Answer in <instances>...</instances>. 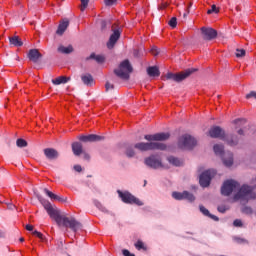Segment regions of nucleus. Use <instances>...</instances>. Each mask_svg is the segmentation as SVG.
I'll list each match as a JSON object with an SVG mask.
<instances>
[{
    "label": "nucleus",
    "mask_w": 256,
    "mask_h": 256,
    "mask_svg": "<svg viewBox=\"0 0 256 256\" xmlns=\"http://www.w3.org/2000/svg\"><path fill=\"white\" fill-rule=\"evenodd\" d=\"M235 192L237 193L234 195V201H242L247 203V201H251V199L256 198V194L251 186L243 185L241 188H239V183L235 180H227L223 183L221 187L222 195L229 197L231 193Z\"/></svg>",
    "instance_id": "nucleus-1"
},
{
    "label": "nucleus",
    "mask_w": 256,
    "mask_h": 256,
    "mask_svg": "<svg viewBox=\"0 0 256 256\" xmlns=\"http://www.w3.org/2000/svg\"><path fill=\"white\" fill-rule=\"evenodd\" d=\"M40 203L43 205L44 209H46L49 217H51V219H54L59 227L71 229L73 233H77V231H79L81 227H83L80 222L77 221L74 217H67L65 214H61L59 210H55L49 200L40 198Z\"/></svg>",
    "instance_id": "nucleus-2"
},
{
    "label": "nucleus",
    "mask_w": 256,
    "mask_h": 256,
    "mask_svg": "<svg viewBox=\"0 0 256 256\" xmlns=\"http://www.w3.org/2000/svg\"><path fill=\"white\" fill-rule=\"evenodd\" d=\"M171 137V134L169 133H156V134H147L144 136V139L146 141L150 142H139L134 145L135 149H138V151H165L167 149V145L161 142L156 141H167Z\"/></svg>",
    "instance_id": "nucleus-3"
},
{
    "label": "nucleus",
    "mask_w": 256,
    "mask_h": 256,
    "mask_svg": "<svg viewBox=\"0 0 256 256\" xmlns=\"http://www.w3.org/2000/svg\"><path fill=\"white\" fill-rule=\"evenodd\" d=\"M247 131L244 128H240L237 131V134L240 136L238 137L237 135H225V130H223L219 126H213L209 130V136L212 137V139H221L222 141H225L227 145L230 147H235L236 145L239 144V139L245 135Z\"/></svg>",
    "instance_id": "nucleus-4"
},
{
    "label": "nucleus",
    "mask_w": 256,
    "mask_h": 256,
    "mask_svg": "<svg viewBox=\"0 0 256 256\" xmlns=\"http://www.w3.org/2000/svg\"><path fill=\"white\" fill-rule=\"evenodd\" d=\"M214 153L219 157H222L223 164L225 167H231L233 165V153L225 152L223 145L215 144Z\"/></svg>",
    "instance_id": "nucleus-5"
},
{
    "label": "nucleus",
    "mask_w": 256,
    "mask_h": 256,
    "mask_svg": "<svg viewBox=\"0 0 256 256\" xmlns=\"http://www.w3.org/2000/svg\"><path fill=\"white\" fill-rule=\"evenodd\" d=\"M195 71H197V69L195 68H188L180 73H167L165 76V79L168 80H172L175 81L176 83H181V81H185V79H187V77H189V75L195 73Z\"/></svg>",
    "instance_id": "nucleus-6"
},
{
    "label": "nucleus",
    "mask_w": 256,
    "mask_h": 256,
    "mask_svg": "<svg viewBox=\"0 0 256 256\" xmlns=\"http://www.w3.org/2000/svg\"><path fill=\"white\" fill-rule=\"evenodd\" d=\"M133 71V67L129 63V60H124L117 69L114 70L115 75L120 79L127 81L129 74Z\"/></svg>",
    "instance_id": "nucleus-7"
},
{
    "label": "nucleus",
    "mask_w": 256,
    "mask_h": 256,
    "mask_svg": "<svg viewBox=\"0 0 256 256\" xmlns=\"http://www.w3.org/2000/svg\"><path fill=\"white\" fill-rule=\"evenodd\" d=\"M197 145V140H195L191 135L184 134L178 139L179 149H193Z\"/></svg>",
    "instance_id": "nucleus-8"
},
{
    "label": "nucleus",
    "mask_w": 256,
    "mask_h": 256,
    "mask_svg": "<svg viewBox=\"0 0 256 256\" xmlns=\"http://www.w3.org/2000/svg\"><path fill=\"white\" fill-rule=\"evenodd\" d=\"M120 199H122L123 203H127L130 205H138V207L143 206V203L141 202V200H139V198L133 196L131 193H129L128 191L122 192L121 190L117 191Z\"/></svg>",
    "instance_id": "nucleus-9"
},
{
    "label": "nucleus",
    "mask_w": 256,
    "mask_h": 256,
    "mask_svg": "<svg viewBox=\"0 0 256 256\" xmlns=\"http://www.w3.org/2000/svg\"><path fill=\"white\" fill-rule=\"evenodd\" d=\"M144 163L150 169H161L163 167V161L161 160V156L157 154H152L149 157L144 159Z\"/></svg>",
    "instance_id": "nucleus-10"
},
{
    "label": "nucleus",
    "mask_w": 256,
    "mask_h": 256,
    "mask_svg": "<svg viewBox=\"0 0 256 256\" xmlns=\"http://www.w3.org/2000/svg\"><path fill=\"white\" fill-rule=\"evenodd\" d=\"M215 170H207L200 175L199 183L201 187H209L211 185V179L216 175Z\"/></svg>",
    "instance_id": "nucleus-11"
},
{
    "label": "nucleus",
    "mask_w": 256,
    "mask_h": 256,
    "mask_svg": "<svg viewBox=\"0 0 256 256\" xmlns=\"http://www.w3.org/2000/svg\"><path fill=\"white\" fill-rule=\"evenodd\" d=\"M121 37V28L115 27V25L112 26V34L110 35V38L107 42L108 49H113L115 47L117 41H119Z\"/></svg>",
    "instance_id": "nucleus-12"
},
{
    "label": "nucleus",
    "mask_w": 256,
    "mask_h": 256,
    "mask_svg": "<svg viewBox=\"0 0 256 256\" xmlns=\"http://www.w3.org/2000/svg\"><path fill=\"white\" fill-rule=\"evenodd\" d=\"M172 197H173V199H176L177 201H181L183 199H186V201H189L190 203H193V201H195V196L188 191H184L182 193L181 192H173Z\"/></svg>",
    "instance_id": "nucleus-13"
},
{
    "label": "nucleus",
    "mask_w": 256,
    "mask_h": 256,
    "mask_svg": "<svg viewBox=\"0 0 256 256\" xmlns=\"http://www.w3.org/2000/svg\"><path fill=\"white\" fill-rule=\"evenodd\" d=\"M201 31H202V37L206 41H211V40L215 39V37H217V30H215L213 28L202 27Z\"/></svg>",
    "instance_id": "nucleus-14"
},
{
    "label": "nucleus",
    "mask_w": 256,
    "mask_h": 256,
    "mask_svg": "<svg viewBox=\"0 0 256 256\" xmlns=\"http://www.w3.org/2000/svg\"><path fill=\"white\" fill-rule=\"evenodd\" d=\"M79 139L83 141L84 143H93L95 141H103L105 139L103 136L90 134L87 136H80Z\"/></svg>",
    "instance_id": "nucleus-15"
},
{
    "label": "nucleus",
    "mask_w": 256,
    "mask_h": 256,
    "mask_svg": "<svg viewBox=\"0 0 256 256\" xmlns=\"http://www.w3.org/2000/svg\"><path fill=\"white\" fill-rule=\"evenodd\" d=\"M28 59L33 63H37V61L41 59V53H39V50L37 49H31L28 53Z\"/></svg>",
    "instance_id": "nucleus-16"
},
{
    "label": "nucleus",
    "mask_w": 256,
    "mask_h": 256,
    "mask_svg": "<svg viewBox=\"0 0 256 256\" xmlns=\"http://www.w3.org/2000/svg\"><path fill=\"white\" fill-rule=\"evenodd\" d=\"M44 154L47 157V159H57L59 157V152L53 148H46L44 149Z\"/></svg>",
    "instance_id": "nucleus-17"
},
{
    "label": "nucleus",
    "mask_w": 256,
    "mask_h": 256,
    "mask_svg": "<svg viewBox=\"0 0 256 256\" xmlns=\"http://www.w3.org/2000/svg\"><path fill=\"white\" fill-rule=\"evenodd\" d=\"M67 27H69V20L64 19L60 22L58 29L56 31L57 35H63L65 31H67Z\"/></svg>",
    "instance_id": "nucleus-18"
},
{
    "label": "nucleus",
    "mask_w": 256,
    "mask_h": 256,
    "mask_svg": "<svg viewBox=\"0 0 256 256\" xmlns=\"http://www.w3.org/2000/svg\"><path fill=\"white\" fill-rule=\"evenodd\" d=\"M81 81L83 82L84 85L87 87H92L93 85V76L91 74H82L81 75Z\"/></svg>",
    "instance_id": "nucleus-19"
},
{
    "label": "nucleus",
    "mask_w": 256,
    "mask_h": 256,
    "mask_svg": "<svg viewBox=\"0 0 256 256\" xmlns=\"http://www.w3.org/2000/svg\"><path fill=\"white\" fill-rule=\"evenodd\" d=\"M44 193L49 197L52 201H59L60 203H63L65 199L61 198V196H58L57 194H54L53 192L49 191L47 188L44 189Z\"/></svg>",
    "instance_id": "nucleus-20"
},
{
    "label": "nucleus",
    "mask_w": 256,
    "mask_h": 256,
    "mask_svg": "<svg viewBox=\"0 0 256 256\" xmlns=\"http://www.w3.org/2000/svg\"><path fill=\"white\" fill-rule=\"evenodd\" d=\"M147 73H148L149 77H159V75H161V72H159V67H157V66L148 67Z\"/></svg>",
    "instance_id": "nucleus-21"
},
{
    "label": "nucleus",
    "mask_w": 256,
    "mask_h": 256,
    "mask_svg": "<svg viewBox=\"0 0 256 256\" xmlns=\"http://www.w3.org/2000/svg\"><path fill=\"white\" fill-rule=\"evenodd\" d=\"M72 151L76 156L81 155V153H83V145L79 142H74L72 144Z\"/></svg>",
    "instance_id": "nucleus-22"
},
{
    "label": "nucleus",
    "mask_w": 256,
    "mask_h": 256,
    "mask_svg": "<svg viewBox=\"0 0 256 256\" xmlns=\"http://www.w3.org/2000/svg\"><path fill=\"white\" fill-rule=\"evenodd\" d=\"M167 161L169 162L170 165H174V167H181V165H183V160L174 156H169L167 158Z\"/></svg>",
    "instance_id": "nucleus-23"
},
{
    "label": "nucleus",
    "mask_w": 256,
    "mask_h": 256,
    "mask_svg": "<svg viewBox=\"0 0 256 256\" xmlns=\"http://www.w3.org/2000/svg\"><path fill=\"white\" fill-rule=\"evenodd\" d=\"M199 209H200V212L205 215V217H209L210 219H213V221H219V217L213 214H210L209 210L205 208L203 205H201Z\"/></svg>",
    "instance_id": "nucleus-24"
},
{
    "label": "nucleus",
    "mask_w": 256,
    "mask_h": 256,
    "mask_svg": "<svg viewBox=\"0 0 256 256\" xmlns=\"http://www.w3.org/2000/svg\"><path fill=\"white\" fill-rule=\"evenodd\" d=\"M68 81H71V77L59 76L58 78L53 79L52 83L53 85H61L67 83Z\"/></svg>",
    "instance_id": "nucleus-25"
},
{
    "label": "nucleus",
    "mask_w": 256,
    "mask_h": 256,
    "mask_svg": "<svg viewBox=\"0 0 256 256\" xmlns=\"http://www.w3.org/2000/svg\"><path fill=\"white\" fill-rule=\"evenodd\" d=\"M10 44L14 47H23V41H21V38L19 36H13L9 38Z\"/></svg>",
    "instance_id": "nucleus-26"
},
{
    "label": "nucleus",
    "mask_w": 256,
    "mask_h": 256,
    "mask_svg": "<svg viewBox=\"0 0 256 256\" xmlns=\"http://www.w3.org/2000/svg\"><path fill=\"white\" fill-rule=\"evenodd\" d=\"M58 53H63L64 55H69V53H73V46L69 45L67 47L60 45L58 47Z\"/></svg>",
    "instance_id": "nucleus-27"
},
{
    "label": "nucleus",
    "mask_w": 256,
    "mask_h": 256,
    "mask_svg": "<svg viewBox=\"0 0 256 256\" xmlns=\"http://www.w3.org/2000/svg\"><path fill=\"white\" fill-rule=\"evenodd\" d=\"M89 59H95V61H97V63H103V61H105V57L103 55L91 54Z\"/></svg>",
    "instance_id": "nucleus-28"
},
{
    "label": "nucleus",
    "mask_w": 256,
    "mask_h": 256,
    "mask_svg": "<svg viewBox=\"0 0 256 256\" xmlns=\"http://www.w3.org/2000/svg\"><path fill=\"white\" fill-rule=\"evenodd\" d=\"M94 205L97 207V209H99L100 211H103V213H107V208H105V206H103L101 202L95 200Z\"/></svg>",
    "instance_id": "nucleus-29"
},
{
    "label": "nucleus",
    "mask_w": 256,
    "mask_h": 256,
    "mask_svg": "<svg viewBox=\"0 0 256 256\" xmlns=\"http://www.w3.org/2000/svg\"><path fill=\"white\" fill-rule=\"evenodd\" d=\"M235 125H236V129H239V127H243L245 125V123H247V120L245 119H237L234 121Z\"/></svg>",
    "instance_id": "nucleus-30"
},
{
    "label": "nucleus",
    "mask_w": 256,
    "mask_h": 256,
    "mask_svg": "<svg viewBox=\"0 0 256 256\" xmlns=\"http://www.w3.org/2000/svg\"><path fill=\"white\" fill-rule=\"evenodd\" d=\"M242 213H245V215H253V208L245 206L244 208H242Z\"/></svg>",
    "instance_id": "nucleus-31"
},
{
    "label": "nucleus",
    "mask_w": 256,
    "mask_h": 256,
    "mask_svg": "<svg viewBox=\"0 0 256 256\" xmlns=\"http://www.w3.org/2000/svg\"><path fill=\"white\" fill-rule=\"evenodd\" d=\"M81 1V6H80V11H85L89 5V0H80Z\"/></svg>",
    "instance_id": "nucleus-32"
},
{
    "label": "nucleus",
    "mask_w": 256,
    "mask_h": 256,
    "mask_svg": "<svg viewBox=\"0 0 256 256\" xmlns=\"http://www.w3.org/2000/svg\"><path fill=\"white\" fill-rule=\"evenodd\" d=\"M16 145L17 147H27V141H25L24 139H21L19 138L17 141H16Z\"/></svg>",
    "instance_id": "nucleus-33"
},
{
    "label": "nucleus",
    "mask_w": 256,
    "mask_h": 256,
    "mask_svg": "<svg viewBox=\"0 0 256 256\" xmlns=\"http://www.w3.org/2000/svg\"><path fill=\"white\" fill-rule=\"evenodd\" d=\"M168 25H170V27H172V29H175V27H177V18L172 17L170 19V21L168 22Z\"/></svg>",
    "instance_id": "nucleus-34"
},
{
    "label": "nucleus",
    "mask_w": 256,
    "mask_h": 256,
    "mask_svg": "<svg viewBox=\"0 0 256 256\" xmlns=\"http://www.w3.org/2000/svg\"><path fill=\"white\" fill-rule=\"evenodd\" d=\"M218 211H219V213H225L226 211H229V206H227V205H220V206H218Z\"/></svg>",
    "instance_id": "nucleus-35"
},
{
    "label": "nucleus",
    "mask_w": 256,
    "mask_h": 256,
    "mask_svg": "<svg viewBox=\"0 0 256 256\" xmlns=\"http://www.w3.org/2000/svg\"><path fill=\"white\" fill-rule=\"evenodd\" d=\"M126 155L128 157H135V150H133V148L129 147L126 149Z\"/></svg>",
    "instance_id": "nucleus-36"
},
{
    "label": "nucleus",
    "mask_w": 256,
    "mask_h": 256,
    "mask_svg": "<svg viewBox=\"0 0 256 256\" xmlns=\"http://www.w3.org/2000/svg\"><path fill=\"white\" fill-rule=\"evenodd\" d=\"M117 3V0H104V4L106 7H112V5H115Z\"/></svg>",
    "instance_id": "nucleus-37"
},
{
    "label": "nucleus",
    "mask_w": 256,
    "mask_h": 256,
    "mask_svg": "<svg viewBox=\"0 0 256 256\" xmlns=\"http://www.w3.org/2000/svg\"><path fill=\"white\" fill-rule=\"evenodd\" d=\"M236 57H245V49H237Z\"/></svg>",
    "instance_id": "nucleus-38"
},
{
    "label": "nucleus",
    "mask_w": 256,
    "mask_h": 256,
    "mask_svg": "<svg viewBox=\"0 0 256 256\" xmlns=\"http://www.w3.org/2000/svg\"><path fill=\"white\" fill-rule=\"evenodd\" d=\"M136 249H138V251H141V249H145V244H143V242L141 241H137V243L135 244Z\"/></svg>",
    "instance_id": "nucleus-39"
},
{
    "label": "nucleus",
    "mask_w": 256,
    "mask_h": 256,
    "mask_svg": "<svg viewBox=\"0 0 256 256\" xmlns=\"http://www.w3.org/2000/svg\"><path fill=\"white\" fill-rule=\"evenodd\" d=\"M208 15H211V13H219L217 10V6L212 5L211 9L207 11Z\"/></svg>",
    "instance_id": "nucleus-40"
},
{
    "label": "nucleus",
    "mask_w": 256,
    "mask_h": 256,
    "mask_svg": "<svg viewBox=\"0 0 256 256\" xmlns=\"http://www.w3.org/2000/svg\"><path fill=\"white\" fill-rule=\"evenodd\" d=\"M105 89L106 91H112V89H115V86L109 82H106Z\"/></svg>",
    "instance_id": "nucleus-41"
},
{
    "label": "nucleus",
    "mask_w": 256,
    "mask_h": 256,
    "mask_svg": "<svg viewBox=\"0 0 256 256\" xmlns=\"http://www.w3.org/2000/svg\"><path fill=\"white\" fill-rule=\"evenodd\" d=\"M246 99H256V92L255 91H251L250 93H248L246 95Z\"/></svg>",
    "instance_id": "nucleus-42"
},
{
    "label": "nucleus",
    "mask_w": 256,
    "mask_h": 256,
    "mask_svg": "<svg viewBox=\"0 0 256 256\" xmlns=\"http://www.w3.org/2000/svg\"><path fill=\"white\" fill-rule=\"evenodd\" d=\"M234 227H243V222L239 219L234 220L233 222Z\"/></svg>",
    "instance_id": "nucleus-43"
},
{
    "label": "nucleus",
    "mask_w": 256,
    "mask_h": 256,
    "mask_svg": "<svg viewBox=\"0 0 256 256\" xmlns=\"http://www.w3.org/2000/svg\"><path fill=\"white\" fill-rule=\"evenodd\" d=\"M0 203H4L5 205H7V208L10 210L15 209V205H13L12 203H8L6 201H1V200H0Z\"/></svg>",
    "instance_id": "nucleus-44"
},
{
    "label": "nucleus",
    "mask_w": 256,
    "mask_h": 256,
    "mask_svg": "<svg viewBox=\"0 0 256 256\" xmlns=\"http://www.w3.org/2000/svg\"><path fill=\"white\" fill-rule=\"evenodd\" d=\"M33 235H35L36 237H38V239H41V241H43V235L41 234V232L35 230L33 232Z\"/></svg>",
    "instance_id": "nucleus-45"
},
{
    "label": "nucleus",
    "mask_w": 256,
    "mask_h": 256,
    "mask_svg": "<svg viewBox=\"0 0 256 256\" xmlns=\"http://www.w3.org/2000/svg\"><path fill=\"white\" fill-rule=\"evenodd\" d=\"M122 253H123L124 256H135V254H131V252H129V250H126V249H124L122 251Z\"/></svg>",
    "instance_id": "nucleus-46"
},
{
    "label": "nucleus",
    "mask_w": 256,
    "mask_h": 256,
    "mask_svg": "<svg viewBox=\"0 0 256 256\" xmlns=\"http://www.w3.org/2000/svg\"><path fill=\"white\" fill-rule=\"evenodd\" d=\"M74 170L77 171L78 173H81L82 171L81 165H75Z\"/></svg>",
    "instance_id": "nucleus-47"
},
{
    "label": "nucleus",
    "mask_w": 256,
    "mask_h": 256,
    "mask_svg": "<svg viewBox=\"0 0 256 256\" xmlns=\"http://www.w3.org/2000/svg\"><path fill=\"white\" fill-rule=\"evenodd\" d=\"M151 53H152V55H159V52L157 51V48H152Z\"/></svg>",
    "instance_id": "nucleus-48"
},
{
    "label": "nucleus",
    "mask_w": 256,
    "mask_h": 256,
    "mask_svg": "<svg viewBox=\"0 0 256 256\" xmlns=\"http://www.w3.org/2000/svg\"><path fill=\"white\" fill-rule=\"evenodd\" d=\"M26 230L33 231V225H31V224L26 225Z\"/></svg>",
    "instance_id": "nucleus-49"
},
{
    "label": "nucleus",
    "mask_w": 256,
    "mask_h": 256,
    "mask_svg": "<svg viewBox=\"0 0 256 256\" xmlns=\"http://www.w3.org/2000/svg\"><path fill=\"white\" fill-rule=\"evenodd\" d=\"M187 15H189V8L187 10V13H184V17H187Z\"/></svg>",
    "instance_id": "nucleus-50"
},
{
    "label": "nucleus",
    "mask_w": 256,
    "mask_h": 256,
    "mask_svg": "<svg viewBox=\"0 0 256 256\" xmlns=\"http://www.w3.org/2000/svg\"><path fill=\"white\" fill-rule=\"evenodd\" d=\"M84 158H85V159H89V155H88V154H85V155H84Z\"/></svg>",
    "instance_id": "nucleus-51"
},
{
    "label": "nucleus",
    "mask_w": 256,
    "mask_h": 256,
    "mask_svg": "<svg viewBox=\"0 0 256 256\" xmlns=\"http://www.w3.org/2000/svg\"><path fill=\"white\" fill-rule=\"evenodd\" d=\"M25 241V238H20V242L23 243Z\"/></svg>",
    "instance_id": "nucleus-52"
},
{
    "label": "nucleus",
    "mask_w": 256,
    "mask_h": 256,
    "mask_svg": "<svg viewBox=\"0 0 256 256\" xmlns=\"http://www.w3.org/2000/svg\"><path fill=\"white\" fill-rule=\"evenodd\" d=\"M167 6L166 5H163L162 7H160V9H165Z\"/></svg>",
    "instance_id": "nucleus-53"
},
{
    "label": "nucleus",
    "mask_w": 256,
    "mask_h": 256,
    "mask_svg": "<svg viewBox=\"0 0 256 256\" xmlns=\"http://www.w3.org/2000/svg\"><path fill=\"white\" fill-rule=\"evenodd\" d=\"M146 185H147V180L144 181V186H146Z\"/></svg>",
    "instance_id": "nucleus-54"
},
{
    "label": "nucleus",
    "mask_w": 256,
    "mask_h": 256,
    "mask_svg": "<svg viewBox=\"0 0 256 256\" xmlns=\"http://www.w3.org/2000/svg\"><path fill=\"white\" fill-rule=\"evenodd\" d=\"M192 5H193V3L190 2L189 7H191Z\"/></svg>",
    "instance_id": "nucleus-55"
}]
</instances>
